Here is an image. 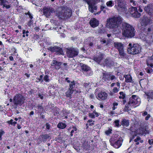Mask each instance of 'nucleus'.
<instances>
[{
	"label": "nucleus",
	"mask_w": 153,
	"mask_h": 153,
	"mask_svg": "<svg viewBox=\"0 0 153 153\" xmlns=\"http://www.w3.org/2000/svg\"><path fill=\"white\" fill-rule=\"evenodd\" d=\"M89 23L91 26L93 27L97 26L99 25L98 21L95 18L91 19Z\"/></svg>",
	"instance_id": "nucleus-22"
},
{
	"label": "nucleus",
	"mask_w": 153,
	"mask_h": 153,
	"mask_svg": "<svg viewBox=\"0 0 153 153\" xmlns=\"http://www.w3.org/2000/svg\"><path fill=\"white\" fill-rule=\"evenodd\" d=\"M144 39L146 42L149 45L153 43V39L152 34L147 33V35L145 37Z\"/></svg>",
	"instance_id": "nucleus-19"
},
{
	"label": "nucleus",
	"mask_w": 153,
	"mask_h": 153,
	"mask_svg": "<svg viewBox=\"0 0 153 153\" xmlns=\"http://www.w3.org/2000/svg\"><path fill=\"white\" fill-rule=\"evenodd\" d=\"M70 129H72L71 131V136H72L73 135V133L74 131H76L77 130V128L75 126H73L72 128H70L68 129L69 131V130Z\"/></svg>",
	"instance_id": "nucleus-35"
},
{
	"label": "nucleus",
	"mask_w": 153,
	"mask_h": 153,
	"mask_svg": "<svg viewBox=\"0 0 153 153\" xmlns=\"http://www.w3.org/2000/svg\"><path fill=\"white\" fill-rule=\"evenodd\" d=\"M101 11H102L104 13H105V10L104 7H103V6H101L100 7Z\"/></svg>",
	"instance_id": "nucleus-59"
},
{
	"label": "nucleus",
	"mask_w": 153,
	"mask_h": 153,
	"mask_svg": "<svg viewBox=\"0 0 153 153\" xmlns=\"http://www.w3.org/2000/svg\"><path fill=\"white\" fill-rule=\"evenodd\" d=\"M24 97L19 94L15 96L13 99V102L16 106L21 105L24 103Z\"/></svg>",
	"instance_id": "nucleus-5"
},
{
	"label": "nucleus",
	"mask_w": 153,
	"mask_h": 153,
	"mask_svg": "<svg viewBox=\"0 0 153 153\" xmlns=\"http://www.w3.org/2000/svg\"><path fill=\"white\" fill-rule=\"evenodd\" d=\"M150 145H153V139H151V140H149L148 141Z\"/></svg>",
	"instance_id": "nucleus-61"
},
{
	"label": "nucleus",
	"mask_w": 153,
	"mask_h": 153,
	"mask_svg": "<svg viewBox=\"0 0 153 153\" xmlns=\"http://www.w3.org/2000/svg\"><path fill=\"white\" fill-rule=\"evenodd\" d=\"M129 107H131V106H129L128 105V104L127 106L126 105L125 107V110L128 112V111L131 110V108H129Z\"/></svg>",
	"instance_id": "nucleus-46"
},
{
	"label": "nucleus",
	"mask_w": 153,
	"mask_h": 153,
	"mask_svg": "<svg viewBox=\"0 0 153 153\" xmlns=\"http://www.w3.org/2000/svg\"><path fill=\"white\" fill-rule=\"evenodd\" d=\"M102 80H104V81H107L109 80L110 77V73L104 71L102 73Z\"/></svg>",
	"instance_id": "nucleus-20"
},
{
	"label": "nucleus",
	"mask_w": 153,
	"mask_h": 153,
	"mask_svg": "<svg viewBox=\"0 0 153 153\" xmlns=\"http://www.w3.org/2000/svg\"><path fill=\"white\" fill-rule=\"evenodd\" d=\"M89 46V47H93L94 46V44L92 42H90L88 43Z\"/></svg>",
	"instance_id": "nucleus-58"
},
{
	"label": "nucleus",
	"mask_w": 153,
	"mask_h": 153,
	"mask_svg": "<svg viewBox=\"0 0 153 153\" xmlns=\"http://www.w3.org/2000/svg\"><path fill=\"white\" fill-rule=\"evenodd\" d=\"M150 117V116L149 114H148L147 116L146 117H145V120H148L149 118Z\"/></svg>",
	"instance_id": "nucleus-64"
},
{
	"label": "nucleus",
	"mask_w": 153,
	"mask_h": 153,
	"mask_svg": "<svg viewBox=\"0 0 153 153\" xmlns=\"http://www.w3.org/2000/svg\"><path fill=\"white\" fill-rule=\"evenodd\" d=\"M63 19H66L70 18L71 15L72 13L70 10H67L65 11L63 10Z\"/></svg>",
	"instance_id": "nucleus-21"
},
{
	"label": "nucleus",
	"mask_w": 153,
	"mask_h": 153,
	"mask_svg": "<svg viewBox=\"0 0 153 153\" xmlns=\"http://www.w3.org/2000/svg\"><path fill=\"white\" fill-rule=\"evenodd\" d=\"M4 133V132L3 131L1 130L0 131V140H1L2 139V138L1 137L2 136L3 134Z\"/></svg>",
	"instance_id": "nucleus-53"
},
{
	"label": "nucleus",
	"mask_w": 153,
	"mask_h": 153,
	"mask_svg": "<svg viewBox=\"0 0 153 153\" xmlns=\"http://www.w3.org/2000/svg\"><path fill=\"white\" fill-rule=\"evenodd\" d=\"M101 42L102 44L106 43H107L106 40H105L103 39L101 41Z\"/></svg>",
	"instance_id": "nucleus-63"
},
{
	"label": "nucleus",
	"mask_w": 153,
	"mask_h": 153,
	"mask_svg": "<svg viewBox=\"0 0 153 153\" xmlns=\"http://www.w3.org/2000/svg\"><path fill=\"white\" fill-rule=\"evenodd\" d=\"M96 97L98 99L104 100L107 98V94L105 92L101 91L99 92L97 95L96 96Z\"/></svg>",
	"instance_id": "nucleus-17"
},
{
	"label": "nucleus",
	"mask_w": 153,
	"mask_h": 153,
	"mask_svg": "<svg viewBox=\"0 0 153 153\" xmlns=\"http://www.w3.org/2000/svg\"><path fill=\"white\" fill-rule=\"evenodd\" d=\"M120 96H119V98L120 99H124L125 97V94L123 92H120Z\"/></svg>",
	"instance_id": "nucleus-39"
},
{
	"label": "nucleus",
	"mask_w": 153,
	"mask_h": 153,
	"mask_svg": "<svg viewBox=\"0 0 153 153\" xmlns=\"http://www.w3.org/2000/svg\"><path fill=\"white\" fill-rule=\"evenodd\" d=\"M117 135H114V137H112L110 140L111 145L115 148H118L120 147L122 144V142L121 140H119L120 137Z\"/></svg>",
	"instance_id": "nucleus-4"
},
{
	"label": "nucleus",
	"mask_w": 153,
	"mask_h": 153,
	"mask_svg": "<svg viewBox=\"0 0 153 153\" xmlns=\"http://www.w3.org/2000/svg\"><path fill=\"white\" fill-rule=\"evenodd\" d=\"M146 70V72L148 73H151L152 72V70L151 68L149 69L147 68Z\"/></svg>",
	"instance_id": "nucleus-55"
},
{
	"label": "nucleus",
	"mask_w": 153,
	"mask_h": 153,
	"mask_svg": "<svg viewBox=\"0 0 153 153\" xmlns=\"http://www.w3.org/2000/svg\"><path fill=\"white\" fill-rule=\"evenodd\" d=\"M146 62L148 66L153 67V58L152 57H150L147 60Z\"/></svg>",
	"instance_id": "nucleus-28"
},
{
	"label": "nucleus",
	"mask_w": 153,
	"mask_h": 153,
	"mask_svg": "<svg viewBox=\"0 0 153 153\" xmlns=\"http://www.w3.org/2000/svg\"><path fill=\"white\" fill-rule=\"evenodd\" d=\"M80 66L81 67V69L82 72L84 73L86 71H87L89 69H90V68L88 67L86 65L83 64H80Z\"/></svg>",
	"instance_id": "nucleus-26"
},
{
	"label": "nucleus",
	"mask_w": 153,
	"mask_h": 153,
	"mask_svg": "<svg viewBox=\"0 0 153 153\" xmlns=\"http://www.w3.org/2000/svg\"><path fill=\"white\" fill-rule=\"evenodd\" d=\"M153 30V26L152 25L149 27L147 29V33H148L149 34H152L151 32H152V30Z\"/></svg>",
	"instance_id": "nucleus-40"
},
{
	"label": "nucleus",
	"mask_w": 153,
	"mask_h": 153,
	"mask_svg": "<svg viewBox=\"0 0 153 153\" xmlns=\"http://www.w3.org/2000/svg\"><path fill=\"white\" fill-rule=\"evenodd\" d=\"M140 138L139 137H137L136 139H134V141L135 142H136V145H138L139 144V141L140 140Z\"/></svg>",
	"instance_id": "nucleus-42"
},
{
	"label": "nucleus",
	"mask_w": 153,
	"mask_h": 153,
	"mask_svg": "<svg viewBox=\"0 0 153 153\" xmlns=\"http://www.w3.org/2000/svg\"><path fill=\"white\" fill-rule=\"evenodd\" d=\"M75 83L74 81L71 82L69 84V89L71 90H74V88L75 87Z\"/></svg>",
	"instance_id": "nucleus-33"
},
{
	"label": "nucleus",
	"mask_w": 153,
	"mask_h": 153,
	"mask_svg": "<svg viewBox=\"0 0 153 153\" xmlns=\"http://www.w3.org/2000/svg\"><path fill=\"white\" fill-rule=\"evenodd\" d=\"M43 80L46 82H49L50 80L48 76L47 75H45L44 77Z\"/></svg>",
	"instance_id": "nucleus-41"
},
{
	"label": "nucleus",
	"mask_w": 153,
	"mask_h": 153,
	"mask_svg": "<svg viewBox=\"0 0 153 153\" xmlns=\"http://www.w3.org/2000/svg\"><path fill=\"white\" fill-rule=\"evenodd\" d=\"M107 6L109 7H111L114 6V1H107L106 3Z\"/></svg>",
	"instance_id": "nucleus-36"
},
{
	"label": "nucleus",
	"mask_w": 153,
	"mask_h": 153,
	"mask_svg": "<svg viewBox=\"0 0 153 153\" xmlns=\"http://www.w3.org/2000/svg\"><path fill=\"white\" fill-rule=\"evenodd\" d=\"M144 10L153 19V4H148L145 7Z\"/></svg>",
	"instance_id": "nucleus-15"
},
{
	"label": "nucleus",
	"mask_w": 153,
	"mask_h": 153,
	"mask_svg": "<svg viewBox=\"0 0 153 153\" xmlns=\"http://www.w3.org/2000/svg\"><path fill=\"white\" fill-rule=\"evenodd\" d=\"M85 75L86 76H89L93 75V72L91 70V68L87 71H86L84 73Z\"/></svg>",
	"instance_id": "nucleus-31"
},
{
	"label": "nucleus",
	"mask_w": 153,
	"mask_h": 153,
	"mask_svg": "<svg viewBox=\"0 0 153 153\" xmlns=\"http://www.w3.org/2000/svg\"><path fill=\"white\" fill-rule=\"evenodd\" d=\"M114 63V62L111 59L107 58L102 62V65L103 66H106L111 67L113 65Z\"/></svg>",
	"instance_id": "nucleus-16"
},
{
	"label": "nucleus",
	"mask_w": 153,
	"mask_h": 153,
	"mask_svg": "<svg viewBox=\"0 0 153 153\" xmlns=\"http://www.w3.org/2000/svg\"><path fill=\"white\" fill-rule=\"evenodd\" d=\"M153 22V21L146 16H144L141 19V24L142 26H146Z\"/></svg>",
	"instance_id": "nucleus-14"
},
{
	"label": "nucleus",
	"mask_w": 153,
	"mask_h": 153,
	"mask_svg": "<svg viewBox=\"0 0 153 153\" xmlns=\"http://www.w3.org/2000/svg\"><path fill=\"white\" fill-rule=\"evenodd\" d=\"M113 106L112 107L113 110H114L117 107H115L116 106L118 105V103L117 102H115L113 103Z\"/></svg>",
	"instance_id": "nucleus-52"
},
{
	"label": "nucleus",
	"mask_w": 153,
	"mask_h": 153,
	"mask_svg": "<svg viewBox=\"0 0 153 153\" xmlns=\"http://www.w3.org/2000/svg\"><path fill=\"white\" fill-rule=\"evenodd\" d=\"M33 23V20L30 19V20L29 21L28 24V25L29 26H30Z\"/></svg>",
	"instance_id": "nucleus-57"
},
{
	"label": "nucleus",
	"mask_w": 153,
	"mask_h": 153,
	"mask_svg": "<svg viewBox=\"0 0 153 153\" xmlns=\"http://www.w3.org/2000/svg\"><path fill=\"white\" fill-rule=\"evenodd\" d=\"M121 21V17H114L107 20L106 25L108 27L112 29L114 33H117L119 32L118 27Z\"/></svg>",
	"instance_id": "nucleus-2"
},
{
	"label": "nucleus",
	"mask_w": 153,
	"mask_h": 153,
	"mask_svg": "<svg viewBox=\"0 0 153 153\" xmlns=\"http://www.w3.org/2000/svg\"><path fill=\"white\" fill-rule=\"evenodd\" d=\"M89 145L87 142L85 141L82 144V146L84 149H87L89 147Z\"/></svg>",
	"instance_id": "nucleus-37"
},
{
	"label": "nucleus",
	"mask_w": 153,
	"mask_h": 153,
	"mask_svg": "<svg viewBox=\"0 0 153 153\" xmlns=\"http://www.w3.org/2000/svg\"><path fill=\"white\" fill-rule=\"evenodd\" d=\"M46 127L47 129L49 130L50 129L51 125L48 123H47L46 124Z\"/></svg>",
	"instance_id": "nucleus-54"
},
{
	"label": "nucleus",
	"mask_w": 153,
	"mask_h": 153,
	"mask_svg": "<svg viewBox=\"0 0 153 153\" xmlns=\"http://www.w3.org/2000/svg\"><path fill=\"white\" fill-rule=\"evenodd\" d=\"M119 120H115L114 122V123L115 124V126L117 127H119L120 126V124H119Z\"/></svg>",
	"instance_id": "nucleus-44"
},
{
	"label": "nucleus",
	"mask_w": 153,
	"mask_h": 153,
	"mask_svg": "<svg viewBox=\"0 0 153 153\" xmlns=\"http://www.w3.org/2000/svg\"><path fill=\"white\" fill-rule=\"evenodd\" d=\"M89 116L91 118H94L95 117V115L94 114V112L89 113Z\"/></svg>",
	"instance_id": "nucleus-48"
},
{
	"label": "nucleus",
	"mask_w": 153,
	"mask_h": 153,
	"mask_svg": "<svg viewBox=\"0 0 153 153\" xmlns=\"http://www.w3.org/2000/svg\"><path fill=\"white\" fill-rule=\"evenodd\" d=\"M63 10H59V11H57L56 13V16H57L59 19H63Z\"/></svg>",
	"instance_id": "nucleus-25"
},
{
	"label": "nucleus",
	"mask_w": 153,
	"mask_h": 153,
	"mask_svg": "<svg viewBox=\"0 0 153 153\" xmlns=\"http://www.w3.org/2000/svg\"><path fill=\"white\" fill-rule=\"evenodd\" d=\"M79 53V50L73 47L67 49L66 51L67 56L69 58H73L77 56Z\"/></svg>",
	"instance_id": "nucleus-8"
},
{
	"label": "nucleus",
	"mask_w": 153,
	"mask_h": 153,
	"mask_svg": "<svg viewBox=\"0 0 153 153\" xmlns=\"http://www.w3.org/2000/svg\"><path fill=\"white\" fill-rule=\"evenodd\" d=\"M112 130L111 129L109 128L108 130L106 131H105V133L107 135H109L111 133Z\"/></svg>",
	"instance_id": "nucleus-45"
},
{
	"label": "nucleus",
	"mask_w": 153,
	"mask_h": 153,
	"mask_svg": "<svg viewBox=\"0 0 153 153\" xmlns=\"http://www.w3.org/2000/svg\"><path fill=\"white\" fill-rule=\"evenodd\" d=\"M113 40V39L111 37L109 38L108 39V42H107L106 43V45H107L108 43H110Z\"/></svg>",
	"instance_id": "nucleus-50"
},
{
	"label": "nucleus",
	"mask_w": 153,
	"mask_h": 153,
	"mask_svg": "<svg viewBox=\"0 0 153 153\" xmlns=\"http://www.w3.org/2000/svg\"><path fill=\"white\" fill-rule=\"evenodd\" d=\"M55 12L54 8L51 7H45L43 8V14L46 17H48Z\"/></svg>",
	"instance_id": "nucleus-12"
},
{
	"label": "nucleus",
	"mask_w": 153,
	"mask_h": 153,
	"mask_svg": "<svg viewBox=\"0 0 153 153\" xmlns=\"http://www.w3.org/2000/svg\"><path fill=\"white\" fill-rule=\"evenodd\" d=\"M61 65V62H58L55 60H53L51 64L52 66H54L56 69H59Z\"/></svg>",
	"instance_id": "nucleus-24"
},
{
	"label": "nucleus",
	"mask_w": 153,
	"mask_h": 153,
	"mask_svg": "<svg viewBox=\"0 0 153 153\" xmlns=\"http://www.w3.org/2000/svg\"><path fill=\"white\" fill-rule=\"evenodd\" d=\"M124 77L126 79L125 81L126 82L133 83L134 82L133 81L131 76L130 75H125L124 76Z\"/></svg>",
	"instance_id": "nucleus-27"
},
{
	"label": "nucleus",
	"mask_w": 153,
	"mask_h": 153,
	"mask_svg": "<svg viewBox=\"0 0 153 153\" xmlns=\"http://www.w3.org/2000/svg\"><path fill=\"white\" fill-rule=\"evenodd\" d=\"M103 58L102 55L100 54L98 55L94 56L93 57V59L98 64L102 65V61Z\"/></svg>",
	"instance_id": "nucleus-18"
},
{
	"label": "nucleus",
	"mask_w": 153,
	"mask_h": 153,
	"mask_svg": "<svg viewBox=\"0 0 153 153\" xmlns=\"http://www.w3.org/2000/svg\"><path fill=\"white\" fill-rule=\"evenodd\" d=\"M66 126V125L62 123H60L57 125V127L60 129H63L65 128Z\"/></svg>",
	"instance_id": "nucleus-34"
},
{
	"label": "nucleus",
	"mask_w": 153,
	"mask_h": 153,
	"mask_svg": "<svg viewBox=\"0 0 153 153\" xmlns=\"http://www.w3.org/2000/svg\"><path fill=\"white\" fill-rule=\"evenodd\" d=\"M146 95L148 97V99L149 100H150V98L153 99V91H149L146 94ZM148 101H149V100H148Z\"/></svg>",
	"instance_id": "nucleus-30"
},
{
	"label": "nucleus",
	"mask_w": 153,
	"mask_h": 153,
	"mask_svg": "<svg viewBox=\"0 0 153 153\" xmlns=\"http://www.w3.org/2000/svg\"><path fill=\"white\" fill-rule=\"evenodd\" d=\"M100 0H84L88 4L89 10L91 13H93L95 10H96L97 7L95 5L98 1Z\"/></svg>",
	"instance_id": "nucleus-10"
},
{
	"label": "nucleus",
	"mask_w": 153,
	"mask_h": 153,
	"mask_svg": "<svg viewBox=\"0 0 153 153\" xmlns=\"http://www.w3.org/2000/svg\"><path fill=\"white\" fill-rule=\"evenodd\" d=\"M121 124L123 126H128L129 125V121L125 119H124L121 122Z\"/></svg>",
	"instance_id": "nucleus-32"
},
{
	"label": "nucleus",
	"mask_w": 153,
	"mask_h": 153,
	"mask_svg": "<svg viewBox=\"0 0 153 153\" xmlns=\"http://www.w3.org/2000/svg\"><path fill=\"white\" fill-rule=\"evenodd\" d=\"M122 35L126 38H130L135 35V31L132 26L126 22H123L121 25Z\"/></svg>",
	"instance_id": "nucleus-1"
},
{
	"label": "nucleus",
	"mask_w": 153,
	"mask_h": 153,
	"mask_svg": "<svg viewBox=\"0 0 153 153\" xmlns=\"http://www.w3.org/2000/svg\"><path fill=\"white\" fill-rule=\"evenodd\" d=\"M38 109L40 111H42L43 110V107L40 104H38L37 106Z\"/></svg>",
	"instance_id": "nucleus-43"
},
{
	"label": "nucleus",
	"mask_w": 153,
	"mask_h": 153,
	"mask_svg": "<svg viewBox=\"0 0 153 153\" xmlns=\"http://www.w3.org/2000/svg\"><path fill=\"white\" fill-rule=\"evenodd\" d=\"M93 120H88V123H89V125L92 126L94 124L92 122Z\"/></svg>",
	"instance_id": "nucleus-49"
},
{
	"label": "nucleus",
	"mask_w": 153,
	"mask_h": 153,
	"mask_svg": "<svg viewBox=\"0 0 153 153\" xmlns=\"http://www.w3.org/2000/svg\"><path fill=\"white\" fill-rule=\"evenodd\" d=\"M48 50L52 52H55L57 54L62 55L63 54L62 48L59 46L50 47L48 48Z\"/></svg>",
	"instance_id": "nucleus-11"
},
{
	"label": "nucleus",
	"mask_w": 153,
	"mask_h": 153,
	"mask_svg": "<svg viewBox=\"0 0 153 153\" xmlns=\"http://www.w3.org/2000/svg\"><path fill=\"white\" fill-rule=\"evenodd\" d=\"M11 5L9 4L7 5V4H4V5H3V7L4 8V7H5L7 9H8L10 7Z\"/></svg>",
	"instance_id": "nucleus-51"
},
{
	"label": "nucleus",
	"mask_w": 153,
	"mask_h": 153,
	"mask_svg": "<svg viewBox=\"0 0 153 153\" xmlns=\"http://www.w3.org/2000/svg\"><path fill=\"white\" fill-rule=\"evenodd\" d=\"M116 78L115 76L114 75H111V74L110 73V79L111 80H113L114 79H115Z\"/></svg>",
	"instance_id": "nucleus-56"
},
{
	"label": "nucleus",
	"mask_w": 153,
	"mask_h": 153,
	"mask_svg": "<svg viewBox=\"0 0 153 153\" xmlns=\"http://www.w3.org/2000/svg\"><path fill=\"white\" fill-rule=\"evenodd\" d=\"M140 99L138 98V97L136 95H133L129 99L128 102V105L131 106V108H134L136 105L137 106L139 104Z\"/></svg>",
	"instance_id": "nucleus-6"
},
{
	"label": "nucleus",
	"mask_w": 153,
	"mask_h": 153,
	"mask_svg": "<svg viewBox=\"0 0 153 153\" xmlns=\"http://www.w3.org/2000/svg\"><path fill=\"white\" fill-rule=\"evenodd\" d=\"M74 92V90H71L69 88L65 93L66 96L67 97L71 98L72 94Z\"/></svg>",
	"instance_id": "nucleus-29"
},
{
	"label": "nucleus",
	"mask_w": 153,
	"mask_h": 153,
	"mask_svg": "<svg viewBox=\"0 0 153 153\" xmlns=\"http://www.w3.org/2000/svg\"><path fill=\"white\" fill-rule=\"evenodd\" d=\"M25 14L26 15H28L29 16V17L30 19H32L33 18V16L31 14L30 12H28V13H25Z\"/></svg>",
	"instance_id": "nucleus-47"
},
{
	"label": "nucleus",
	"mask_w": 153,
	"mask_h": 153,
	"mask_svg": "<svg viewBox=\"0 0 153 153\" xmlns=\"http://www.w3.org/2000/svg\"><path fill=\"white\" fill-rule=\"evenodd\" d=\"M113 91L115 93H117L119 91V90L116 88L114 87L113 89Z\"/></svg>",
	"instance_id": "nucleus-60"
},
{
	"label": "nucleus",
	"mask_w": 153,
	"mask_h": 153,
	"mask_svg": "<svg viewBox=\"0 0 153 153\" xmlns=\"http://www.w3.org/2000/svg\"><path fill=\"white\" fill-rule=\"evenodd\" d=\"M129 11L131 16L135 18H138L141 16V14L139 13L136 7H133L129 9Z\"/></svg>",
	"instance_id": "nucleus-13"
},
{
	"label": "nucleus",
	"mask_w": 153,
	"mask_h": 153,
	"mask_svg": "<svg viewBox=\"0 0 153 153\" xmlns=\"http://www.w3.org/2000/svg\"><path fill=\"white\" fill-rule=\"evenodd\" d=\"M127 50L128 52L132 54H136L140 53L141 51V47L138 44H134L133 45L131 43L128 45Z\"/></svg>",
	"instance_id": "nucleus-3"
},
{
	"label": "nucleus",
	"mask_w": 153,
	"mask_h": 153,
	"mask_svg": "<svg viewBox=\"0 0 153 153\" xmlns=\"http://www.w3.org/2000/svg\"><path fill=\"white\" fill-rule=\"evenodd\" d=\"M0 5L2 6L4 5V4H7L10 2V1L8 2V1L7 0H0Z\"/></svg>",
	"instance_id": "nucleus-38"
},
{
	"label": "nucleus",
	"mask_w": 153,
	"mask_h": 153,
	"mask_svg": "<svg viewBox=\"0 0 153 153\" xmlns=\"http://www.w3.org/2000/svg\"><path fill=\"white\" fill-rule=\"evenodd\" d=\"M35 31L38 32L39 30V28L38 27H36L34 28Z\"/></svg>",
	"instance_id": "nucleus-62"
},
{
	"label": "nucleus",
	"mask_w": 153,
	"mask_h": 153,
	"mask_svg": "<svg viewBox=\"0 0 153 153\" xmlns=\"http://www.w3.org/2000/svg\"><path fill=\"white\" fill-rule=\"evenodd\" d=\"M114 46L119 51V54L121 56L124 57L126 54L124 53L123 45L121 42H116L114 43Z\"/></svg>",
	"instance_id": "nucleus-9"
},
{
	"label": "nucleus",
	"mask_w": 153,
	"mask_h": 153,
	"mask_svg": "<svg viewBox=\"0 0 153 153\" xmlns=\"http://www.w3.org/2000/svg\"><path fill=\"white\" fill-rule=\"evenodd\" d=\"M50 137V136L48 134H43L39 136V139L41 140V142L42 141L45 142L47 139Z\"/></svg>",
	"instance_id": "nucleus-23"
},
{
	"label": "nucleus",
	"mask_w": 153,
	"mask_h": 153,
	"mask_svg": "<svg viewBox=\"0 0 153 153\" xmlns=\"http://www.w3.org/2000/svg\"><path fill=\"white\" fill-rule=\"evenodd\" d=\"M116 4L114 7L118 11L121 12H124L127 10V9L124 4L123 1L122 0H117L116 1Z\"/></svg>",
	"instance_id": "nucleus-7"
}]
</instances>
